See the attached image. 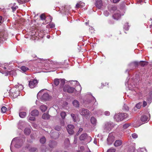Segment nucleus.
Instances as JSON below:
<instances>
[{
    "mask_svg": "<svg viewBox=\"0 0 152 152\" xmlns=\"http://www.w3.org/2000/svg\"><path fill=\"white\" fill-rule=\"evenodd\" d=\"M68 129H67V131L70 135H72L74 133L73 129L74 128V126L72 124H69L67 126Z\"/></svg>",
    "mask_w": 152,
    "mask_h": 152,
    "instance_id": "423d86ee",
    "label": "nucleus"
},
{
    "mask_svg": "<svg viewBox=\"0 0 152 152\" xmlns=\"http://www.w3.org/2000/svg\"><path fill=\"white\" fill-rule=\"evenodd\" d=\"M38 83L37 80L34 79L30 80L29 83V86L31 88L35 87Z\"/></svg>",
    "mask_w": 152,
    "mask_h": 152,
    "instance_id": "39448f33",
    "label": "nucleus"
},
{
    "mask_svg": "<svg viewBox=\"0 0 152 152\" xmlns=\"http://www.w3.org/2000/svg\"><path fill=\"white\" fill-rule=\"evenodd\" d=\"M24 132L26 134H29L31 132V129L30 128H26L24 130Z\"/></svg>",
    "mask_w": 152,
    "mask_h": 152,
    "instance_id": "b1692460",
    "label": "nucleus"
},
{
    "mask_svg": "<svg viewBox=\"0 0 152 152\" xmlns=\"http://www.w3.org/2000/svg\"><path fill=\"white\" fill-rule=\"evenodd\" d=\"M47 108V107L45 104L42 105L40 107V109L42 112H45Z\"/></svg>",
    "mask_w": 152,
    "mask_h": 152,
    "instance_id": "a211bd4d",
    "label": "nucleus"
},
{
    "mask_svg": "<svg viewBox=\"0 0 152 152\" xmlns=\"http://www.w3.org/2000/svg\"><path fill=\"white\" fill-rule=\"evenodd\" d=\"M20 69V71L22 72H25L29 70L27 67H18Z\"/></svg>",
    "mask_w": 152,
    "mask_h": 152,
    "instance_id": "5701e85b",
    "label": "nucleus"
},
{
    "mask_svg": "<svg viewBox=\"0 0 152 152\" xmlns=\"http://www.w3.org/2000/svg\"><path fill=\"white\" fill-rule=\"evenodd\" d=\"M46 139L44 137L41 138L40 140V142L41 143H44L46 142Z\"/></svg>",
    "mask_w": 152,
    "mask_h": 152,
    "instance_id": "e433bc0d",
    "label": "nucleus"
},
{
    "mask_svg": "<svg viewBox=\"0 0 152 152\" xmlns=\"http://www.w3.org/2000/svg\"><path fill=\"white\" fill-rule=\"evenodd\" d=\"M4 36V35L3 32H0V42H1V40H2Z\"/></svg>",
    "mask_w": 152,
    "mask_h": 152,
    "instance_id": "58836bf2",
    "label": "nucleus"
},
{
    "mask_svg": "<svg viewBox=\"0 0 152 152\" xmlns=\"http://www.w3.org/2000/svg\"><path fill=\"white\" fill-rule=\"evenodd\" d=\"M10 6L11 7V9L12 10V11L14 12L18 8V7L17 6H12V4H10Z\"/></svg>",
    "mask_w": 152,
    "mask_h": 152,
    "instance_id": "cd10ccee",
    "label": "nucleus"
},
{
    "mask_svg": "<svg viewBox=\"0 0 152 152\" xmlns=\"http://www.w3.org/2000/svg\"><path fill=\"white\" fill-rule=\"evenodd\" d=\"M2 17L1 16H0V24H1L2 22Z\"/></svg>",
    "mask_w": 152,
    "mask_h": 152,
    "instance_id": "e2e57ef3",
    "label": "nucleus"
},
{
    "mask_svg": "<svg viewBox=\"0 0 152 152\" xmlns=\"http://www.w3.org/2000/svg\"><path fill=\"white\" fill-rule=\"evenodd\" d=\"M29 0H17V1L20 4H22L28 2L29 1Z\"/></svg>",
    "mask_w": 152,
    "mask_h": 152,
    "instance_id": "7c9ffc66",
    "label": "nucleus"
},
{
    "mask_svg": "<svg viewBox=\"0 0 152 152\" xmlns=\"http://www.w3.org/2000/svg\"><path fill=\"white\" fill-rule=\"evenodd\" d=\"M45 63L48 64H55V63L52 61L50 60H46Z\"/></svg>",
    "mask_w": 152,
    "mask_h": 152,
    "instance_id": "f704fd0d",
    "label": "nucleus"
},
{
    "mask_svg": "<svg viewBox=\"0 0 152 152\" xmlns=\"http://www.w3.org/2000/svg\"><path fill=\"white\" fill-rule=\"evenodd\" d=\"M16 5V3H15L13 4H12V6H15Z\"/></svg>",
    "mask_w": 152,
    "mask_h": 152,
    "instance_id": "338daca9",
    "label": "nucleus"
},
{
    "mask_svg": "<svg viewBox=\"0 0 152 152\" xmlns=\"http://www.w3.org/2000/svg\"><path fill=\"white\" fill-rule=\"evenodd\" d=\"M37 62L40 63H45L46 59L38 58L37 59Z\"/></svg>",
    "mask_w": 152,
    "mask_h": 152,
    "instance_id": "393cba45",
    "label": "nucleus"
},
{
    "mask_svg": "<svg viewBox=\"0 0 152 152\" xmlns=\"http://www.w3.org/2000/svg\"><path fill=\"white\" fill-rule=\"evenodd\" d=\"M130 125V124H124L123 125V128L124 129H126L128 128Z\"/></svg>",
    "mask_w": 152,
    "mask_h": 152,
    "instance_id": "79ce46f5",
    "label": "nucleus"
},
{
    "mask_svg": "<svg viewBox=\"0 0 152 152\" xmlns=\"http://www.w3.org/2000/svg\"><path fill=\"white\" fill-rule=\"evenodd\" d=\"M120 0H113V2L114 3H118Z\"/></svg>",
    "mask_w": 152,
    "mask_h": 152,
    "instance_id": "bf43d9fd",
    "label": "nucleus"
},
{
    "mask_svg": "<svg viewBox=\"0 0 152 152\" xmlns=\"http://www.w3.org/2000/svg\"><path fill=\"white\" fill-rule=\"evenodd\" d=\"M104 15H105L106 16H108L109 15V12L107 11H105L104 12Z\"/></svg>",
    "mask_w": 152,
    "mask_h": 152,
    "instance_id": "5fc2aeb1",
    "label": "nucleus"
},
{
    "mask_svg": "<svg viewBox=\"0 0 152 152\" xmlns=\"http://www.w3.org/2000/svg\"><path fill=\"white\" fill-rule=\"evenodd\" d=\"M66 114L65 112H61V115L62 118L63 119H64L65 118V116H66Z\"/></svg>",
    "mask_w": 152,
    "mask_h": 152,
    "instance_id": "473e14b6",
    "label": "nucleus"
},
{
    "mask_svg": "<svg viewBox=\"0 0 152 152\" xmlns=\"http://www.w3.org/2000/svg\"><path fill=\"white\" fill-rule=\"evenodd\" d=\"M3 69H0V72L2 73L3 74H6L7 73V70H6V67H2Z\"/></svg>",
    "mask_w": 152,
    "mask_h": 152,
    "instance_id": "2f4dec72",
    "label": "nucleus"
},
{
    "mask_svg": "<svg viewBox=\"0 0 152 152\" xmlns=\"http://www.w3.org/2000/svg\"><path fill=\"white\" fill-rule=\"evenodd\" d=\"M121 15L120 14V11L118 10H117L115 11L113 15L114 18L118 20L121 17Z\"/></svg>",
    "mask_w": 152,
    "mask_h": 152,
    "instance_id": "1a4fd4ad",
    "label": "nucleus"
},
{
    "mask_svg": "<svg viewBox=\"0 0 152 152\" xmlns=\"http://www.w3.org/2000/svg\"><path fill=\"white\" fill-rule=\"evenodd\" d=\"M83 130V129L82 128H80L79 129V131H78V132L77 133V135H78Z\"/></svg>",
    "mask_w": 152,
    "mask_h": 152,
    "instance_id": "de8ad7c7",
    "label": "nucleus"
},
{
    "mask_svg": "<svg viewBox=\"0 0 152 152\" xmlns=\"http://www.w3.org/2000/svg\"><path fill=\"white\" fill-rule=\"evenodd\" d=\"M60 82V79H55L54 80V83L56 86H58L59 85Z\"/></svg>",
    "mask_w": 152,
    "mask_h": 152,
    "instance_id": "c756f323",
    "label": "nucleus"
},
{
    "mask_svg": "<svg viewBox=\"0 0 152 152\" xmlns=\"http://www.w3.org/2000/svg\"><path fill=\"white\" fill-rule=\"evenodd\" d=\"M15 87L17 88H18V91H19L22 90L23 88V86L21 84H18V85H16L15 86Z\"/></svg>",
    "mask_w": 152,
    "mask_h": 152,
    "instance_id": "412c9836",
    "label": "nucleus"
},
{
    "mask_svg": "<svg viewBox=\"0 0 152 152\" xmlns=\"http://www.w3.org/2000/svg\"><path fill=\"white\" fill-rule=\"evenodd\" d=\"M36 148H33L31 149V151H36Z\"/></svg>",
    "mask_w": 152,
    "mask_h": 152,
    "instance_id": "69168bd1",
    "label": "nucleus"
},
{
    "mask_svg": "<svg viewBox=\"0 0 152 152\" xmlns=\"http://www.w3.org/2000/svg\"><path fill=\"white\" fill-rule=\"evenodd\" d=\"M141 120L142 122H146L149 121V119L147 116L144 115L141 116Z\"/></svg>",
    "mask_w": 152,
    "mask_h": 152,
    "instance_id": "2eb2a0df",
    "label": "nucleus"
},
{
    "mask_svg": "<svg viewBox=\"0 0 152 152\" xmlns=\"http://www.w3.org/2000/svg\"><path fill=\"white\" fill-rule=\"evenodd\" d=\"M96 119L94 117H92L91 119V123L93 124H96Z\"/></svg>",
    "mask_w": 152,
    "mask_h": 152,
    "instance_id": "bb28decb",
    "label": "nucleus"
},
{
    "mask_svg": "<svg viewBox=\"0 0 152 152\" xmlns=\"http://www.w3.org/2000/svg\"><path fill=\"white\" fill-rule=\"evenodd\" d=\"M23 143V140L20 139L19 137H17L14 138L11 142L10 147L11 150L12 151L11 146L12 145H14L15 148H19L21 146Z\"/></svg>",
    "mask_w": 152,
    "mask_h": 152,
    "instance_id": "f257e3e1",
    "label": "nucleus"
},
{
    "mask_svg": "<svg viewBox=\"0 0 152 152\" xmlns=\"http://www.w3.org/2000/svg\"><path fill=\"white\" fill-rule=\"evenodd\" d=\"M129 26L128 25V23H126L125 25L124 26V28L125 30H127L129 29Z\"/></svg>",
    "mask_w": 152,
    "mask_h": 152,
    "instance_id": "c03bdc74",
    "label": "nucleus"
},
{
    "mask_svg": "<svg viewBox=\"0 0 152 152\" xmlns=\"http://www.w3.org/2000/svg\"><path fill=\"white\" fill-rule=\"evenodd\" d=\"M123 109L126 111H128L129 110V107L126 104H124L123 107Z\"/></svg>",
    "mask_w": 152,
    "mask_h": 152,
    "instance_id": "a19ab883",
    "label": "nucleus"
},
{
    "mask_svg": "<svg viewBox=\"0 0 152 152\" xmlns=\"http://www.w3.org/2000/svg\"><path fill=\"white\" fill-rule=\"evenodd\" d=\"M42 91H40L37 94V97H38L39 96H40V95H41V93H42Z\"/></svg>",
    "mask_w": 152,
    "mask_h": 152,
    "instance_id": "680f3d73",
    "label": "nucleus"
},
{
    "mask_svg": "<svg viewBox=\"0 0 152 152\" xmlns=\"http://www.w3.org/2000/svg\"><path fill=\"white\" fill-rule=\"evenodd\" d=\"M115 149L113 148H111L108 150L107 152H115Z\"/></svg>",
    "mask_w": 152,
    "mask_h": 152,
    "instance_id": "49530a36",
    "label": "nucleus"
},
{
    "mask_svg": "<svg viewBox=\"0 0 152 152\" xmlns=\"http://www.w3.org/2000/svg\"><path fill=\"white\" fill-rule=\"evenodd\" d=\"M65 80L64 79H60V87L61 88H63V91L66 92V85L64 86L65 83Z\"/></svg>",
    "mask_w": 152,
    "mask_h": 152,
    "instance_id": "0eeeda50",
    "label": "nucleus"
},
{
    "mask_svg": "<svg viewBox=\"0 0 152 152\" xmlns=\"http://www.w3.org/2000/svg\"><path fill=\"white\" fill-rule=\"evenodd\" d=\"M84 3L80 2L78 3H77L76 4V7L77 8L83 7L84 6Z\"/></svg>",
    "mask_w": 152,
    "mask_h": 152,
    "instance_id": "aec40b11",
    "label": "nucleus"
},
{
    "mask_svg": "<svg viewBox=\"0 0 152 152\" xmlns=\"http://www.w3.org/2000/svg\"><path fill=\"white\" fill-rule=\"evenodd\" d=\"M51 136L53 138L56 139L58 137V134L57 132H54L51 133Z\"/></svg>",
    "mask_w": 152,
    "mask_h": 152,
    "instance_id": "f3484780",
    "label": "nucleus"
},
{
    "mask_svg": "<svg viewBox=\"0 0 152 152\" xmlns=\"http://www.w3.org/2000/svg\"><path fill=\"white\" fill-rule=\"evenodd\" d=\"M56 145V142L53 141H50L49 144V146L51 148H53Z\"/></svg>",
    "mask_w": 152,
    "mask_h": 152,
    "instance_id": "c85d7f7f",
    "label": "nucleus"
},
{
    "mask_svg": "<svg viewBox=\"0 0 152 152\" xmlns=\"http://www.w3.org/2000/svg\"><path fill=\"white\" fill-rule=\"evenodd\" d=\"M67 147H69L71 145L70 144H69L70 142L68 139H67Z\"/></svg>",
    "mask_w": 152,
    "mask_h": 152,
    "instance_id": "864d4df0",
    "label": "nucleus"
},
{
    "mask_svg": "<svg viewBox=\"0 0 152 152\" xmlns=\"http://www.w3.org/2000/svg\"><path fill=\"white\" fill-rule=\"evenodd\" d=\"M31 115L32 116H37L39 114V112L37 110H34L31 112Z\"/></svg>",
    "mask_w": 152,
    "mask_h": 152,
    "instance_id": "dca6fc26",
    "label": "nucleus"
},
{
    "mask_svg": "<svg viewBox=\"0 0 152 152\" xmlns=\"http://www.w3.org/2000/svg\"><path fill=\"white\" fill-rule=\"evenodd\" d=\"M72 104L74 106L76 107H79L80 105L79 102L76 100H75L73 101Z\"/></svg>",
    "mask_w": 152,
    "mask_h": 152,
    "instance_id": "6ab92c4d",
    "label": "nucleus"
},
{
    "mask_svg": "<svg viewBox=\"0 0 152 152\" xmlns=\"http://www.w3.org/2000/svg\"><path fill=\"white\" fill-rule=\"evenodd\" d=\"M122 143V142L121 140H116L114 145L115 146L118 147L121 145Z\"/></svg>",
    "mask_w": 152,
    "mask_h": 152,
    "instance_id": "ddd939ff",
    "label": "nucleus"
},
{
    "mask_svg": "<svg viewBox=\"0 0 152 152\" xmlns=\"http://www.w3.org/2000/svg\"><path fill=\"white\" fill-rule=\"evenodd\" d=\"M55 129L56 130L59 131L61 129V127L60 126H57L55 127Z\"/></svg>",
    "mask_w": 152,
    "mask_h": 152,
    "instance_id": "603ef678",
    "label": "nucleus"
},
{
    "mask_svg": "<svg viewBox=\"0 0 152 152\" xmlns=\"http://www.w3.org/2000/svg\"><path fill=\"white\" fill-rule=\"evenodd\" d=\"M27 108L26 107H22L20 110V111H27Z\"/></svg>",
    "mask_w": 152,
    "mask_h": 152,
    "instance_id": "37998d69",
    "label": "nucleus"
},
{
    "mask_svg": "<svg viewBox=\"0 0 152 152\" xmlns=\"http://www.w3.org/2000/svg\"><path fill=\"white\" fill-rule=\"evenodd\" d=\"M104 114L105 115L109 116L110 115V113L108 111H106L104 112Z\"/></svg>",
    "mask_w": 152,
    "mask_h": 152,
    "instance_id": "8fccbe9b",
    "label": "nucleus"
},
{
    "mask_svg": "<svg viewBox=\"0 0 152 152\" xmlns=\"http://www.w3.org/2000/svg\"><path fill=\"white\" fill-rule=\"evenodd\" d=\"M147 102H146L145 101H144L143 102V107H145L146 105H147Z\"/></svg>",
    "mask_w": 152,
    "mask_h": 152,
    "instance_id": "4d7b16f0",
    "label": "nucleus"
},
{
    "mask_svg": "<svg viewBox=\"0 0 152 152\" xmlns=\"http://www.w3.org/2000/svg\"><path fill=\"white\" fill-rule=\"evenodd\" d=\"M80 114L86 119H89L90 118V112L87 109H82L80 110Z\"/></svg>",
    "mask_w": 152,
    "mask_h": 152,
    "instance_id": "7ed1b4c3",
    "label": "nucleus"
},
{
    "mask_svg": "<svg viewBox=\"0 0 152 152\" xmlns=\"http://www.w3.org/2000/svg\"><path fill=\"white\" fill-rule=\"evenodd\" d=\"M42 117L44 119H48L49 118V115L48 113H44Z\"/></svg>",
    "mask_w": 152,
    "mask_h": 152,
    "instance_id": "a878e982",
    "label": "nucleus"
},
{
    "mask_svg": "<svg viewBox=\"0 0 152 152\" xmlns=\"http://www.w3.org/2000/svg\"><path fill=\"white\" fill-rule=\"evenodd\" d=\"M113 127V124H111L110 123H107L105 124V129L107 130H109L111 129Z\"/></svg>",
    "mask_w": 152,
    "mask_h": 152,
    "instance_id": "9d476101",
    "label": "nucleus"
},
{
    "mask_svg": "<svg viewBox=\"0 0 152 152\" xmlns=\"http://www.w3.org/2000/svg\"><path fill=\"white\" fill-rule=\"evenodd\" d=\"M142 102H139V103L137 104L135 106L136 107H137L138 109H140L142 105Z\"/></svg>",
    "mask_w": 152,
    "mask_h": 152,
    "instance_id": "4c0bfd02",
    "label": "nucleus"
},
{
    "mask_svg": "<svg viewBox=\"0 0 152 152\" xmlns=\"http://www.w3.org/2000/svg\"><path fill=\"white\" fill-rule=\"evenodd\" d=\"M76 91V90L74 88L70 87H67V92L69 93H72L74 92L75 91Z\"/></svg>",
    "mask_w": 152,
    "mask_h": 152,
    "instance_id": "4468645a",
    "label": "nucleus"
},
{
    "mask_svg": "<svg viewBox=\"0 0 152 152\" xmlns=\"http://www.w3.org/2000/svg\"><path fill=\"white\" fill-rule=\"evenodd\" d=\"M96 6L99 9H100L102 6V1L101 0H97L96 2Z\"/></svg>",
    "mask_w": 152,
    "mask_h": 152,
    "instance_id": "f8f14e48",
    "label": "nucleus"
},
{
    "mask_svg": "<svg viewBox=\"0 0 152 152\" xmlns=\"http://www.w3.org/2000/svg\"><path fill=\"white\" fill-rule=\"evenodd\" d=\"M87 138L89 141L91 140V137L88 136L87 134L85 133L82 134L79 137V139L81 140H84L86 139Z\"/></svg>",
    "mask_w": 152,
    "mask_h": 152,
    "instance_id": "6e6552de",
    "label": "nucleus"
},
{
    "mask_svg": "<svg viewBox=\"0 0 152 152\" xmlns=\"http://www.w3.org/2000/svg\"><path fill=\"white\" fill-rule=\"evenodd\" d=\"M25 124L24 122H23L21 121H20L18 123V128L20 129H21L22 127H21V125H23Z\"/></svg>",
    "mask_w": 152,
    "mask_h": 152,
    "instance_id": "72a5a7b5",
    "label": "nucleus"
},
{
    "mask_svg": "<svg viewBox=\"0 0 152 152\" xmlns=\"http://www.w3.org/2000/svg\"><path fill=\"white\" fill-rule=\"evenodd\" d=\"M49 25L51 28H54L55 26V24L53 23H50Z\"/></svg>",
    "mask_w": 152,
    "mask_h": 152,
    "instance_id": "6e6d98bb",
    "label": "nucleus"
},
{
    "mask_svg": "<svg viewBox=\"0 0 152 152\" xmlns=\"http://www.w3.org/2000/svg\"><path fill=\"white\" fill-rule=\"evenodd\" d=\"M19 115L20 118H23L26 116V113L25 112L20 111Z\"/></svg>",
    "mask_w": 152,
    "mask_h": 152,
    "instance_id": "4be33fe9",
    "label": "nucleus"
},
{
    "mask_svg": "<svg viewBox=\"0 0 152 152\" xmlns=\"http://www.w3.org/2000/svg\"><path fill=\"white\" fill-rule=\"evenodd\" d=\"M71 116L72 118L73 121L75 122L76 121V117L75 114L72 113L71 114Z\"/></svg>",
    "mask_w": 152,
    "mask_h": 152,
    "instance_id": "c9c22d12",
    "label": "nucleus"
},
{
    "mask_svg": "<svg viewBox=\"0 0 152 152\" xmlns=\"http://www.w3.org/2000/svg\"><path fill=\"white\" fill-rule=\"evenodd\" d=\"M40 17L41 20H45L46 18V17L45 15L43 14H42L41 15Z\"/></svg>",
    "mask_w": 152,
    "mask_h": 152,
    "instance_id": "ea45409f",
    "label": "nucleus"
},
{
    "mask_svg": "<svg viewBox=\"0 0 152 152\" xmlns=\"http://www.w3.org/2000/svg\"><path fill=\"white\" fill-rule=\"evenodd\" d=\"M28 119L29 120L34 121L35 119V118H34V117H30L28 118Z\"/></svg>",
    "mask_w": 152,
    "mask_h": 152,
    "instance_id": "3c124183",
    "label": "nucleus"
},
{
    "mask_svg": "<svg viewBox=\"0 0 152 152\" xmlns=\"http://www.w3.org/2000/svg\"><path fill=\"white\" fill-rule=\"evenodd\" d=\"M137 135L135 133H133L132 134V137L133 138H136L137 137Z\"/></svg>",
    "mask_w": 152,
    "mask_h": 152,
    "instance_id": "09e8293b",
    "label": "nucleus"
},
{
    "mask_svg": "<svg viewBox=\"0 0 152 152\" xmlns=\"http://www.w3.org/2000/svg\"><path fill=\"white\" fill-rule=\"evenodd\" d=\"M77 82V81H73V80H72V81H69L68 82V84H69V83H70L71 84H72V82Z\"/></svg>",
    "mask_w": 152,
    "mask_h": 152,
    "instance_id": "052dcab7",
    "label": "nucleus"
},
{
    "mask_svg": "<svg viewBox=\"0 0 152 152\" xmlns=\"http://www.w3.org/2000/svg\"><path fill=\"white\" fill-rule=\"evenodd\" d=\"M80 149L81 150L80 151H82L83 152V151L84 150V148L83 146H81L80 148Z\"/></svg>",
    "mask_w": 152,
    "mask_h": 152,
    "instance_id": "13d9d810",
    "label": "nucleus"
},
{
    "mask_svg": "<svg viewBox=\"0 0 152 152\" xmlns=\"http://www.w3.org/2000/svg\"><path fill=\"white\" fill-rule=\"evenodd\" d=\"M49 18L50 20V21H51L53 19L52 17H51V16H49Z\"/></svg>",
    "mask_w": 152,
    "mask_h": 152,
    "instance_id": "0e129e2a",
    "label": "nucleus"
},
{
    "mask_svg": "<svg viewBox=\"0 0 152 152\" xmlns=\"http://www.w3.org/2000/svg\"><path fill=\"white\" fill-rule=\"evenodd\" d=\"M42 100H46L49 99V95L47 93H45L43 94L41 97Z\"/></svg>",
    "mask_w": 152,
    "mask_h": 152,
    "instance_id": "9b49d317",
    "label": "nucleus"
},
{
    "mask_svg": "<svg viewBox=\"0 0 152 152\" xmlns=\"http://www.w3.org/2000/svg\"><path fill=\"white\" fill-rule=\"evenodd\" d=\"M33 57H36V56L35 55H33V56H32Z\"/></svg>",
    "mask_w": 152,
    "mask_h": 152,
    "instance_id": "774afa93",
    "label": "nucleus"
},
{
    "mask_svg": "<svg viewBox=\"0 0 152 152\" xmlns=\"http://www.w3.org/2000/svg\"><path fill=\"white\" fill-rule=\"evenodd\" d=\"M127 115L126 113H118L115 115L114 118L117 121H122L127 117Z\"/></svg>",
    "mask_w": 152,
    "mask_h": 152,
    "instance_id": "f03ea898",
    "label": "nucleus"
},
{
    "mask_svg": "<svg viewBox=\"0 0 152 152\" xmlns=\"http://www.w3.org/2000/svg\"><path fill=\"white\" fill-rule=\"evenodd\" d=\"M1 110L2 112L5 113L7 110V108L3 106L2 107Z\"/></svg>",
    "mask_w": 152,
    "mask_h": 152,
    "instance_id": "a18cd8bd",
    "label": "nucleus"
},
{
    "mask_svg": "<svg viewBox=\"0 0 152 152\" xmlns=\"http://www.w3.org/2000/svg\"><path fill=\"white\" fill-rule=\"evenodd\" d=\"M131 64L132 66H148V62L145 61H140L139 62L134 61L132 62Z\"/></svg>",
    "mask_w": 152,
    "mask_h": 152,
    "instance_id": "20e7f679",
    "label": "nucleus"
}]
</instances>
